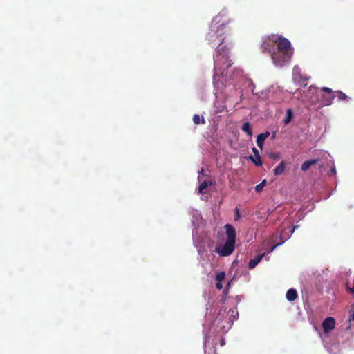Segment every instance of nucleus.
<instances>
[{
    "label": "nucleus",
    "mask_w": 354,
    "mask_h": 354,
    "mask_svg": "<svg viewBox=\"0 0 354 354\" xmlns=\"http://www.w3.org/2000/svg\"><path fill=\"white\" fill-rule=\"evenodd\" d=\"M249 82H250V84L251 85V86L252 87V88L254 87L253 83L250 80H248ZM253 91V89L252 90Z\"/></svg>",
    "instance_id": "35"
},
{
    "label": "nucleus",
    "mask_w": 354,
    "mask_h": 354,
    "mask_svg": "<svg viewBox=\"0 0 354 354\" xmlns=\"http://www.w3.org/2000/svg\"><path fill=\"white\" fill-rule=\"evenodd\" d=\"M203 169H202L199 171V174L203 173Z\"/></svg>",
    "instance_id": "40"
},
{
    "label": "nucleus",
    "mask_w": 354,
    "mask_h": 354,
    "mask_svg": "<svg viewBox=\"0 0 354 354\" xmlns=\"http://www.w3.org/2000/svg\"><path fill=\"white\" fill-rule=\"evenodd\" d=\"M294 232H295V230L292 227V229L290 231L289 234H290V236H291L294 233Z\"/></svg>",
    "instance_id": "34"
},
{
    "label": "nucleus",
    "mask_w": 354,
    "mask_h": 354,
    "mask_svg": "<svg viewBox=\"0 0 354 354\" xmlns=\"http://www.w3.org/2000/svg\"><path fill=\"white\" fill-rule=\"evenodd\" d=\"M193 122L195 124H199L201 123V118L199 115L195 114L193 116Z\"/></svg>",
    "instance_id": "25"
},
{
    "label": "nucleus",
    "mask_w": 354,
    "mask_h": 354,
    "mask_svg": "<svg viewBox=\"0 0 354 354\" xmlns=\"http://www.w3.org/2000/svg\"><path fill=\"white\" fill-rule=\"evenodd\" d=\"M235 212H236L235 220H239L240 218V213H239V210L237 207L235 208Z\"/></svg>",
    "instance_id": "26"
},
{
    "label": "nucleus",
    "mask_w": 354,
    "mask_h": 354,
    "mask_svg": "<svg viewBox=\"0 0 354 354\" xmlns=\"http://www.w3.org/2000/svg\"><path fill=\"white\" fill-rule=\"evenodd\" d=\"M336 97H337L338 100L342 101V100H350V97H348L345 93L340 91H337L336 92Z\"/></svg>",
    "instance_id": "19"
},
{
    "label": "nucleus",
    "mask_w": 354,
    "mask_h": 354,
    "mask_svg": "<svg viewBox=\"0 0 354 354\" xmlns=\"http://www.w3.org/2000/svg\"><path fill=\"white\" fill-rule=\"evenodd\" d=\"M290 238V234L287 233L286 230L285 229L281 230L279 233V239L280 242L274 245L272 248L269 250L268 254L271 253L275 248H277L278 246L281 245L283 243H285L287 240H288Z\"/></svg>",
    "instance_id": "10"
},
{
    "label": "nucleus",
    "mask_w": 354,
    "mask_h": 354,
    "mask_svg": "<svg viewBox=\"0 0 354 354\" xmlns=\"http://www.w3.org/2000/svg\"><path fill=\"white\" fill-rule=\"evenodd\" d=\"M235 243L226 241L223 245H218L215 248V252L220 256L226 257L230 255L234 250Z\"/></svg>",
    "instance_id": "7"
},
{
    "label": "nucleus",
    "mask_w": 354,
    "mask_h": 354,
    "mask_svg": "<svg viewBox=\"0 0 354 354\" xmlns=\"http://www.w3.org/2000/svg\"><path fill=\"white\" fill-rule=\"evenodd\" d=\"M225 60L221 61V68L218 71L216 80L219 84L220 95L228 101H235V98L241 94L240 84L246 80L241 69H235L232 73L229 71L231 66L227 67Z\"/></svg>",
    "instance_id": "3"
},
{
    "label": "nucleus",
    "mask_w": 354,
    "mask_h": 354,
    "mask_svg": "<svg viewBox=\"0 0 354 354\" xmlns=\"http://www.w3.org/2000/svg\"><path fill=\"white\" fill-rule=\"evenodd\" d=\"M335 326V319L332 317L326 318L322 322V327L325 334L330 332L333 329H334Z\"/></svg>",
    "instance_id": "9"
},
{
    "label": "nucleus",
    "mask_w": 354,
    "mask_h": 354,
    "mask_svg": "<svg viewBox=\"0 0 354 354\" xmlns=\"http://www.w3.org/2000/svg\"><path fill=\"white\" fill-rule=\"evenodd\" d=\"M270 136V132L269 131H266L265 133H262L259 135L257 136V146L260 148V149H262L263 148V144H264V142L266 140V139Z\"/></svg>",
    "instance_id": "14"
},
{
    "label": "nucleus",
    "mask_w": 354,
    "mask_h": 354,
    "mask_svg": "<svg viewBox=\"0 0 354 354\" xmlns=\"http://www.w3.org/2000/svg\"><path fill=\"white\" fill-rule=\"evenodd\" d=\"M320 337H321V339H322L324 340V337L322 335H320Z\"/></svg>",
    "instance_id": "41"
},
{
    "label": "nucleus",
    "mask_w": 354,
    "mask_h": 354,
    "mask_svg": "<svg viewBox=\"0 0 354 354\" xmlns=\"http://www.w3.org/2000/svg\"><path fill=\"white\" fill-rule=\"evenodd\" d=\"M241 129L245 132L250 138L252 136V131L250 122H245L243 124Z\"/></svg>",
    "instance_id": "18"
},
{
    "label": "nucleus",
    "mask_w": 354,
    "mask_h": 354,
    "mask_svg": "<svg viewBox=\"0 0 354 354\" xmlns=\"http://www.w3.org/2000/svg\"><path fill=\"white\" fill-rule=\"evenodd\" d=\"M299 227L298 225H294L292 226V228L295 230L296 229H297Z\"/></svg>",
    "instance_id": "38"
},
{
    "label": "nucleus",
    "mask_w": 354,
    "mask_h": 354,
    "mask_svg": "<svg viewBox=\"0 0 354 354\" xmlns=\"http://www.w3.org/2000/svg\"><path fill=\"white\" fill-rule=\"evenodd\" d=\"M230 283H231L230 281V282H228V283H227V285L226 290H225V293H227V289H228V288H230Z\"/></svg>",
    "instance_id": "33"
},
{
    "label": "nucleus",
    "mask_w": 354,
    "mask_h": 354,
    "mask_svg": "<svg viewBox=\"0 0 354 354\" xmlns=\"http://www.w3.org/2000/svg\"><path fill=\"white\" fill-rule=\"evenodd\" d=\"M209 184L208 181H203L198 187V192L203 194V190L205 189Z\"/></svg>",
    "instance_id": "21"
},
{
    "label": "nucleus",
    "mask_w": 354,
    "mask_h": 354,
    "mask_svg": "<svg viewBox=\"0 0 354 354\" xmlns=\"http://www.w3.org/2000/svg\"><path fill=\"white\" fill-rule=\"evenodd\" d=\"M285 170V162L281 161L274 169V174L276 176H279L283 173Z\"/></svg>",
    "instance_id": "17"
},
{
    "label": "nucleus",
    "mask_w": 354,
    "mask_h": 354,
    "mask_svg": "<svg viewBox=\"0 0 354 354\" xmlns=\"http://www.w3.org/2000/svg\"><path fill=\"white\" fill-rule=\"evenodd\" d=\"M252 152L254 153V156H250L249 158L250 160H251L257 166L262 165V161L258 149L256 147H253Z\"/></svg>",
    "instance_id": "12"
},
{
    "label": "nucleus",
    "mask_w": 354,
    "mask_h": 354,
    "mask_svg": "<svg viewBox=\"0 0 354 354\" xmlns=\"http://www.w3.org/2000/svg\"><path fill=\"white\" fill-rule=\"evenodd\" d=\"M292 118V112L291 109H288L286 111V118L283 120V122L285 124H288Z\"/></svg>",
    "instance_id": "20"
},
{
    "label": "nucleus",
    "mask_w": 354,
    "mask_h": 354,
    "mask_svg": "<svg viewBox=\"0 0 354 354\" xmlns=\"http://www.w3.org/2000/svg\"><path fill=\"white\" fill-rule=\"evenodd\" d=\"M225 277V273L224 272H219L216 275V281H222Z\"/></svg>",
    "instance_id": "23"
},
{
    "label": "nucleus",
    "mask_w": 354,
    "mask_h": 354,
    "mask_svg": "<svg viewBox=\"0 0 354 354\" xmlns=\"http://www.w3.org/2000/svg\"><path fill=\"white\" fill-rule=\"evenodd\" d=\"M238 317L239 313L236 308L229 310L228 312L225 310H220L209 327V332L226 333Z\"/></svg>",
    "instance_id": "6"
},
{
    "label": "nucleus",
    "mask_w": 354,
    "mask_h": 354,
    "mask_svg": "<svg viewBox=\"0 0 354 354\" xmlns=\"http://www.w3.org/2000/svg\"><path fill=\"white\" fill-rule=\"evenodd\" d=\"M269 158L274 160H279L281 158L279 153H270L269 154Z\"/></svg>",
    "instance_id": "24"
},
{
    "label": "nucleus",
    "mask_w": 354,
    "mask_h": 354,
    "mask_svg": "<svg viewBox=\"0 0 354 354\" xmlns=\"http://www.w3.org/2000/svg\"><path fill=\"white\" fill-rule=\"evenodd\" d=\"M266 259H267V261H268L269 260V257H267Z\"/></svg>",
    "instance_id": "42"
},
{
    "label": "nucleus",
    "mask_w": 354,
    "mask_h": 354,
    "mask_svg": "<svg viewBox=\"0 0 354 354\" xmlns=\"http://www.w3.org/2000/svg\"><path fill=\"white\" fill-rule=\"evenodd\" d=\"M225 229L227 234V241H231L235 243L236 240V232L234 228L230 224H226L225 225Z\"/></svg>",
    "instance_id": "11"
},
{
    "label": "nucleus",
    "mask_w": 354,
    "mask_h": 354,
    "mask_svg": "<svg viewBox=\"0 0 354 354\" xmlns=\"http://www.w3.org/2000/svg\"><path fill=\"white\" fill-rule=\"evenodd\" d=\"M266 256V253L261 254L252 259H250L248 263V268L250 270L254 268L257 264L262 260L263 257Z\"/></svg>",
    "instance_id": "13"
},
{
    "label": "nucleus",
    "mask_w": 354,
    "mask_h": 354,
    "mask_svg": "<svg viewBox=\"0 0 354 354\" xmlns=\"http://www.w3.org/2000/svg\"><path fill=\"white\" fill-rule=\"evenodd\" d=\"M261 50L268 52L274 65L282 68L290 62L293 48L290 41L280 35L272 34L262 39Z\"/></svg>",
    "instance_id": "2"
},
{
    "label": "nucleus",
    "mask_w": 354,
    "mask_h": 354,
    "mask_svg": "<svg viewBox=\"0 0 354 354\" xmlns=\"http://www.w3.org/2000/svg\"><path fill=\"white\" fill-rule=\"evenodd\" d=\"M317 162H318L317 159H310V160H306L301 165V169L302 171H306L307 170H308V169L310 167V166H312L313 165H315Z\"/></svg>",
    "instance_id": "16"
},
{
    "label": "nucleus",
    "mask_w": 354,
    "mask_h": 354,
    "mask_svg": "<svg viewBox=\"0 0 354 354\" xmlns=\"http://www.w3.org/2000/svg\"><path fill=\"white\" fill-rule=\"evenodd\" d=\"M208 337H208L207 335H205V337H204V343H203V344H204V346H205V345H206L207 342V338H208Z\"/></svg>",
    "instance_id": "29"
},
{
    "label": "nucleus",
    "mask_w": 354,
    "mask_h": 354,
    "mask_svg": "<svg viewBox=\"0 0 354 354\" xmlns=\"http://www.w3.org/2000/svg\"><path fill=\"white\" fill-rule=\"evenodd\" d=\"M348 289L352 294H354V286L353 288H348Z\"/></svg>",
    "instance_id": "30"
},
{
    "label": "nucleus",
    "mask_w": 354,
    "mask_h": 354,
    "mask_svg": "<svg viewBox=\"0 0 354 354\" xmlns=\"http://www.w3.org/2000/svg\"><path fill=\"white\" fill-rule=\"evenodd\" d=\"M335 97L332 90L328 87H322L320 90L317 88L310 87L305 94L302 102L306 105L319 104L322 107L330 105Z\"/></svg>",
    "instance_id": "4"
},
{
    "label": "nucleus",
    "mask_w": 354,
    "mask_h": 354,
    "mask_svg": "<svg viewBox=\"0 0 354 354\" xmlns=\"http://www.w3.org/2000/svg\"><path fill=\"white\" fill-rule=\"evenodd\" d=\"M227 10L226 8H223L212 19L206 36V39L209 44H218L216 48L215 53L214 54V73L213 75V84L214 86L215 100L214 102L213 111L214 114L228 112L225 104L226 102L228 100L225 99L222 95H220V86L216 80V75L218 74V71L221 68V65L223 59L225 60V64L227 67L232 66V62L230 59L229 55V48L223 45V42L225 39L224 34L225 27L228 24L232 21V19L230 18L224 20V18L227 15Z\"/></svg>",
    "instance_id": "1"
},
{
    "label": "nucleus",
    "mask_w": 354,
    "mask_h": 354,
    "mask_svg": "<svg viewBox=\"0 0 354 354\" xmlns=\"http://www.w3.org/2000/svg\"><path fill=\"white\" fill-rule=\"evenodd\" d=\"M222 281H216V287L218 290H221L223 288Z\"/></svg>",
    "instance_id": "27"
},
{
    "label": "nucleus",
    "mask_w": 354,
    "mask_h": 354,
    "mask_svg": "<svg viewBox=\"0 0 354 354\" xmlns=\"http://www.w3.org/2000/svg\"><path fill=\"white\" fill-rule=\"evenodd\" d=\"M266 184V180H263L261 183L256 185L255 190L257 192H260L262 191L263 187Z\"/></svg>",
    "instance_id": "22"
},
{
    "label": "nucleus",
    "mask_w": 354,
    "mask_h": 354,
    "mask_svg": "<svg viewBox=\"0 0 354 354\" xmlns=\"http://www.w3.org/2000/svg\"><path fill=\"white\" fill-rule=\"evenodd\" d=\"M274 87L273 86H271L270 88H268V93H270L271 90H272V89H274Z\"/></svg>",
    "instance_id": "36"
},
{
    "label": "nucleus",
    "mask_w": 354,
    "mask_h": 354,
    "mask_svg": "<svg viewBox=\"0 0 354 354\" xmlns=\"http://www.w3.org/2000/svg\"><path fill=\"white\" fill-rule=\"evenodd\" d=\"M189 214L192 216V223L194 227L192 230L193 243L198 254L202 256L207 252V249L212 248L213 241L207 236L198 235L197 229L200 227L203 220L200 212L196 209H192Z\"/></svg>",
    "instance_id": "5"
},
{
    "label": "nucleus",
    "mask_w": 354,
    "mask_h": 354,
    "mask_svg": "<svg viewBox=\"0 0 354 354\" xmlns=\"http://www.w3.org/2000/svg\"><path fill=\"white\" fill-rule=\"evenodd\" d=\"M354 320V311L353 312V313L350 315V317H349V321L351 322V321H353Z\"/></svg>",
    "instance_id": "28"
},
{
    "label": "nucleus",
    "mask_w": 354,
    "mask_h": 354,
    "mask_svg": "<svg viewBox=\"0 0 354 354\" xmlns=\"http://www.w3.org/2000/svg\"><path fill=\"white\" fill-rule=\"evenodd\" d=\"M286 299L289 301H295L297 297V292L294 288L289 289L286 294Z\"/></svg>",
    "instance_id": "15"
},
{
    "label": "nucleus",
    "mask_w": 354,
    "mask_h": 354,
    "mask_svg": "<svg viewBox=\"0 0 354 354\" xmlns=\"http://www.w3.org/2000/svg\"><path fill=\"white\" fill-rule=\"evenodd\" d=\"M205 122L204 118H202L201 123L205 124Z\"/></svg>",
    "instance_id": "39"
},
{
    "label": "nucleus",
    "mask_w": 354,
    "mask_h": 354,
    "mask_svg": "<svg viewBox=\"0 0 354 354\" xmlns=\"http://www.w3.org/2000/svg\"><path fill=\"white\" fill-rule=\"evenodd\" d=\"M225 344V342L224 339H221V345L223 346Z\"/></svg>",
    "instance_id": "31"
},
{
    "label": "nucleus",
    "mask_w": 354,
    "mask_h": 354,
    "mask_svg": "<svg viewBox=\"0 0 354 354\" xmlns=\"http://www.w3.org/2000/svg\"><path fill=\"white\" fill-rule=\"evenodd\" d=\"M236 299L238 302H239L240 300H241L240 296H236Z\"/></svg>",
    "instance_id": "37"
},
{
    "label": "nucleus",
    "mask_w": 354,
    "mask_h": 354,
    "mask_svg": "<svg viewBox=\"0 0 354 354\" xmlns=\"http://www.w3.org/2000/svg\"><path fill=\"white\" fill-rule=\"evenodd\" d=\"M331 173L333 174H336V169H335V167L331 169Z\"/></svg>",
    "instance_id": "32"
},
{
    "label": "nucleus",
    "mask_w": 354,
    "mask_h": 354,
    "mask_svg": "<svg viewBox=\"0 0 354 354\" xmlns=\"http://www.w3.org/2000/svg\"><path fill=\"white\" fill-rule=\"evenodd\" d=\"M292 79L295 83L306 86L308 78L302 75L301 70L299 66H295L292 70Z\"/></svg>",
    "instance_id": "8"
}]
</instances>
